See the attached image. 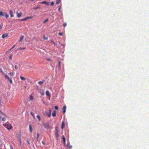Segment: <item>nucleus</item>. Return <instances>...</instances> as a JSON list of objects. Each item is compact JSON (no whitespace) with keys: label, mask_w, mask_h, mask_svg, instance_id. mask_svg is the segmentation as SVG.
Returning <instances> with one entry per match:
<instances>
[{"label":"nucleus","mask_w":149,"mask_h":149,"mask_svg":"<svg viewBox=\"0 0 149 149\" xmlns=\"http://www.w3.org/2000/svg\"><path fill=\"white\" fill-rule=\"evenodd\" d=\"M21 135H19V139H18V141L20 143V144H21L22 143V141L21 139Z\"/></svg>","instance_id":"obj_14"},{"label":"nucleus","mask_w":149,"mask_h":149,"mask_svg":"<svg viewBox=\"0 0 149 149\" xmlns=\"http://www.w3.org/2000/svg\"><path fill=\"white\" fill-rule=\"evenodd\" d=\"M19 135H18L17 136V137L18 138V139H19Z\"/></svg>","instance_id":"obj_54"},{"label":"nucleus","mask_w":149,"mask_h":149,"mask_svg":"<svg viewBox=\"0 0 149 149\" xmlns=\"http://www.w3.org/2000/svg\"><path fill=\"white\" fill-rule=\"evenodd\" d=\"M0 72H1V73L2 75L4 76L5 78L7 79H8L9 77L6 74H5L4 72L1 68H0Z\"/></svg>","instance_id":"obj_1"},{"label":"nucleus","mask_w":149,"mask_h":149,"mask_svg":"<svg viewBox=\"0 0 149 149\" xmlns=\"http://www.w3.org/2000/svg\"><path fill=\"white\" fill-rule=\"evenodd\" d=\"M42 143L43 144H45V143L44 142H43L42 141Z\"/></svg>","instance_id":"obj_55"},{"label":"nucleus","mask_w":149,"mask_h":149,"mask_svg":"<svg viewBox=\"0 0 149 149\" xmlns=\"http://www.w3.org/2000/svg\"><path fill=\"white\" fill-rule=\"evenodd\" d=\"M44 82V81H40L38 82V84L40 85L42 84Z\"/></svg>","instance_id":"obj_18"},{"label":"nucleus","mask_w":149,"mask_h":149,"mask_svg":"<svg viewBox=\"0 0 149 149\" xmlns=\"http://www.w3.org/2000/svg\"><path fill=\"white\" fill-rule=\"evenodd\" d=\"M9 81V83L10 84H12L13 83V81L11 79H10L9 77L8 79H7Z\"/></svg>","instance_id":"obj_21"},{"label":"nucleus","mask_w":149,"mask_h":149,"mask_svg":"<svg viewBox=\"0 0 149 149\" xmlns=\"http://www.w3.org/2000/svg\"><path fill=\"white\" fill-rule=\"evenodd\" d=\"M46 94L47 96L50 97V95L49 91H47L46 92Z\"/></svg>","instance_id":"obj_8"},{"label":"nucleus","mask_w":149,"mask_h":149,"mask_svg":"<svg viewBox=\"0 0 149 149\" xmlns=\"http://www.w3.org/2000/svg\"><path fill=\"white\" fill-rule=\"evenodd\" d=\"M46 59L48 61H50V59L49 58H47Z\"/></svg>","instance_id":"obj_52"},{"label":"nucleus","mask_w":149,"mask_h":149,"mask_svg":"<svg viewBox=\"0 0 149 149\" xmlns=\"http://www.w3.org/2000/svg\"><path fill=\"white\" fill-rule=\"evenodd\" d=\"M66 108V107L65 105L64 106V107L62 109L63 111V113H65V112Z\"/></svg>","instance_id":"obj_9"},{"label":"nucleus","mask_w":149,"mask_h":149,"mask_svg":"<svg viewBox=\"0 0 149 149\" xmlns=\"http://www.w3.org/2000/svg\"><path fill=\"white\" fill-rule=\"evenodd\" d=\"M19 20L21 21H26V18H23V19H20Z\"/></svg>","instance_id":"obj_29"},{"label":"nucleus","mask_w":149,"mask_h":149,"mask_svg":"<svg viewBox=\"0 0 149 149\" xmlns=\"http://www.w3.org/2000/svg\"><path fill=\"white\" fill-rule=\"evenodd\" d=\"M40 8V6H38L37 7L34 8H33V9L35 10H36L38 9H39Z\"/></svg>","instance_id":"obj_20"},{"label":"nucleus","mask_w":149,"mask_h":149,"mask_svg":"<svg viewBox=\"0 0 149 149\" xmlns=\"http://www.w3.org/2000/svg\"><path fill=\"white\" fill-rule=\"evenodd\" d=\"M8 35V33H6L5 34H3L2 35V38H4L5 37H7Z\"/></svg>","instance_id":"obj_5"},{"label":"nucleus","mask_w":149,"mask_h":149,"mask_svg":"<svg viewBox=\"0 0 149 149\" xmlns=\"http://www.w3.org/2000/svg\"><path fill=\"white\" fill-rule=\"evenodd\" d=\"M43 125L44 127L47 129H48L50 128V127L49 123H44Z\"/></svg>","instance_id":"obj_2"},{"label":"nucleus","mask_w":149,"mask_h":149,"mask_svg":"<svg viewBox=\"0 0 149 149\" xmlns=\"http://www.w3.org/2000/svg\"><path fill=\"white\" fill-rule=\"evenodd\" d=\"M30 100H33V97L32 95H31L30 96Z\"/></svg>","instance_id":"obj_27"},{"label":"nucleus","mask_w":149,"mask_h":149,"mask_svg":"<svg viewBox=\"0 0 149 149\" xmlns=\"http://www.w3.org/2000/svg\"><path fill=\"white\" fill-rule=\"evenodd\" d=\"M8 74L10 76H13L14 74V72H10L8 73Z\"/></svg>","instance_id":"obj_16"},{"label":"nucleus","mask_w":149,"mask_h":149,"mask_svg":"<svg viewBox=\"0 0 149 149\" xmlns=\"http://www.w3.org/2000/svg\"><path fill=\"white\" fill-rule=\"evenodd\" d=\"M0 113L3 116H5V114L3 113L1 111H0Z\"/></svg>","instance_id":"obj_33"},{"label":"nucleus","mask_w":149,"mask_h":149,"mask_svg":"<svg viewBox=\"0 0 149 149\" xmlns=\"http://www.w3.org/2000/svg\"><path fill=\"white\" fill-rule=\"evenodd\" d=\"M49 3L47 2L46 1V3H45V4L47 5H49Z\"/></svg>","instance_id":"obj_51"},{"label":"nucleus","mask_w":149,"mask_h":149,"mask_svg":"<svg viewBox=\"0 0 149 149\" xmlns=\"http://www.w3.org/2000/svg\"><path fill=\"white\" fill-rule=\"evenodd\" d=\"M37 139L38 141H39V140L38 139V137L39 136V134L38 133L37 134Z\"/></svg>","instance_id":"obj_35"},{"label":"nucleus","mask_w":149,"mask_h":149,"mask_svg":"<svg viewBox=\"0 0 149 149\" xmlns=\"http://www.w3.org/2000/svg\"><path fill=\"white\" fill-rule=\"evenodd\" d=\"M61 0H57L56 1V4H58L61 3Z\"/></svg>","instance_id":"obj_24"},{"label":"nucleus","mask_w":149,"mask_h":149,"mask_svg":"<svg viewBox=\"0 0 149 149\" xmlns=\"http://www.w3.org/2000/svg\"><path fill=\"white\" fill-rule=\"evenodd\" d=\"M54 108L55 109L57 110L58 109V107L57 106H55Z\"/></svg>","instance_id":"obj_45"},{"label":"nucleus","mask_w":149,"mask_h":149,"mask_svg":"<svg viewBox=\"0 0 149 149\" xmlns=\"http://www.w3.org/2000/svg\"><path fill=\"white\" fill-rule=\"evenodd\" d=\"M48 21V19H46L45 20V21H44L43 22V23H45L47 22Z\"/></svg>","instance_id":"obj_32"},{"label":"nucleus","mask_w":149,"mask_h":149,"mask_svg":"<svg viewBox=\"0 0 149 149\" xmlns=\"http://www.w3.org/2000/svg\"><path fill=\"white\" fill-rule=\"evenodd\" d=\"M15 69L16 70H17L18 69V67H17V66L16 65H15Z\"/></svg>","instance_id":"obj_44"},{"label":"nucleus","mask_w":149,"mask_h":149,"mask_svg":"<svg viewBox=\"0 0 149 149\" xmlns=\"http://www.w3.org/2000/svg\"><path fill=\"white\" fill-rule=\"evenodd\" d=\"M24 36H22L20 37V40H19V42H21L24 38Z\"/></svg>","instance_id":"obj_25"},{"label":"nucleus","mask_w":149,"mask_h":149,"mask_svg":"<svg viewBox=\"0 0 149 149\" xmlns=\"http://www.w3.org/2000/svg\"><path fill=\"white\" fill-rule=\"evenodd\" d=\"M50 42H51L54 45H56L55 43L54 42H53L52 40H51Z\"/></svg>","instance_id":"obj_38"},{"label":"nucleus","mask_w":149,"mask_h":149,"mask_svg":"<svg viewBox=\"0 0 149 149\" xmlns=\"http://www.w3.org/2000/svg\"><path fill=\"white\" fill-rule=\"evenodd\" d=\"M6 127L8 130H10L12 128V127L11 125L7 126Z\"/></svg>","instance_id":"obj_12"},{"label":"nucleus","mask_w":149,"mask_h":149,"mask_svg":"<svg viewBox=\"0 0 149 149\" xmlns=\"http://www.w3.org/2000/svg\"><path fill=\"white\" fill-rule=\"evenodd\" d=\"M58 133L59 132H56V133H55V135H56V138L57 139H58V138L59 136V134H58Z\"/></svg>","instance_id":"obj_13"},{"label":"nucleus","mask_w":149,"mask_h":149,"mask_svg":"<svg viewBox=\"0 0 149 149\" xmlns=\"http://www.w3.org/2000/svg\"><path fill=\"white\" fill-rule=\"evenodd\" d=\"M4 17L6 18H7L8 17L9 15L6 12L4 13Z\"/></svg>","instance_id":"obj_10"},{"label":"nucleus","mask_w":149,"mask_h":149,"mask_svg":"<svg viewBox=\"0 0 149 149\" xmlns=\"http://www.w3.org/2000/svg\"><path fill=\"white\" fill-rule=\"evenodd\" d=\"M1 141H0V145L1 144Z\"/></svg>","instance_id":"obj_57"},{"label":"nucleus","mask_w":149,"mask_h":149,"mask_svg":"<svg viewBox=\"0 0 149 149\" xmlns=\"http://www.w3.org/2000/svg\"><path fill=\"white\" fill-rule=\"evenodd\" d=\"M15 47V45H14L9 50H10L11 49H13Z\"/></svg>","instance_id":"obj_43"},{"label":"nucleus","mask_w":149,"mask_h":149,"mask_svg":"<svg viewBox=\"0 0 149 149\" xmlns=\"http://www.w3.org/2000/svg\"><path fill=\"white\" fill-rule=\"evenodd\" d=\"M54 3L53 2H52L51 3V5L52 6H53L54 5Z\"/></svg>","instance_id":"obj_42"},{"label":"nucleus","mask_w":149,"mask_h":149,"mask_svg":"<svg viewBox=\"0 0 149 149\" xmlns=\"http://www.w3.org/2000/svg\"><path fill=\"white\" fill-rule=\"evenodd\" d=\"M64 126H65L64 123L63 122L62 123V125H61V128L62 129H63L64 128Z\"/></svg>","instance_id":"obj_23"},{"label":"nucleus","mask_w":149,"mask_h":149,"mask_svg":"<svg viewBox=\"0 0 149 149\" xmlns=\"http://www.w3.org/2000/svg\"><path fill=\"white\" fill-rule=\"evenodd\" d=\"M43 39L44 40H47L48 38V37H45V35H43Z\"/></svg>","instance_id":"obj_30"},{"label":"nucleus","mask_w":149,"mask_h":149,"mask_svg":"<svg viewBox=\"0 0 149 149\" xmlns=\"http://www.w3.org/2000/svg\"><path fill=\"white\" fill-rule=\"evenodd\" d=\"M55 130L56 131V132H59L58 131L57 129V127H56L55 128Z\"/></svg>","instance_id":"obj_41"},{"label":"nucleus","mask_w":149,"mask_h":149,"mask_svg":"<svg viewBox=\"0 0 149 149\" xmlns=\"http://www.w3.org/2000/svg\"><path fill=\"white\" fill-rule=\"evenodd\" d=\"M40 4H45V3H46V1H44L40 2Z\"/></svg>","instance_id":"obj_31"},{"label":"nucleus","mask_w":149,"mask_h":149,"mask_svg":"<svg viewBox=\"0 0 149 149\" xmlns=\"http://www.w3.org/2000/svg\"><path fill=\"white\" fill-rule=\"evenodd\" d=\"M58 70H61V61H58Z\"/></svg>","instance_id":"obj_11"},{"label":"nucleus","mask_w":149,"mask_h":149,"mask_svg":"<svg viewBox=\"0 0 149 149\" xmlns=\"http://www.w3.org/2000/svg\"><path fill=\"white\" fill-rule=\"evenodd\" d=\"M16 14L17 17L18 18L21 17L22 15V13L21 12L19 13L17 12H16Z\"/></svg>","instance_id":"obj_4"},{"label":"nucleus","mask_w":149,"mask_h":149,"mask_svg":"<svg viewBox=\"0 0 149 149\" xmlns=\"http://www.w3.org/2000/svg\"><path fill=\"white\" fill-rule=\"evenodd\" d=\"M37 117L38 118V119L39 120V121H40V116L38 115H37Z\"/></svg>","instance_id":"obj_34"},{"label":"nucleus","mask_w":149,"mask_h":149,"mask_svg":"<svg viewBox=\"0 0 149 149\" xmlns=\"http://www.w3.org/2000/svg\"><path fill=\"white\" fill-rule=\"evenodd\" d=\"M1 118V117L0 116V119Z\"/></svg>","instance_id":"obj_58"},{"label":"nucleus","mask_w":149,"mask_h":149,"mask_svg":"<svg viewBox=\"0 0 149 149\" xmlns=\"http://www.w3.org/2000/svg\"><path fill=\"white\" fill-rule=\"evenodd\" d=\"M3 125H4V126H5L6 125H5V124H3Z\"/></svg>","instance_id":"obj_56"},{"label":"nucleus","mask_w":149,"mask_h":149,"mask_svg":"<svg viewBox=\"0 0 149 149\" xmlns=\"http://www.w3.org/2000/svg\"><path fill=\"white\" fill-rule=\"evenodd\" d=\"M31 114L33 116V117L34 118V115L32 112L31 113Z\"/></svg>","instance_id":"obj_39"},{"label":"nucleus","mask_w":149,"mask_h":149,"mask_svg":"<svg viewBox=\"0 0 149 149\" xmlns=\"http://www.w3.org/2000/svg\"><path fill=\"white\" fill-rule=\"evenodd\" d=\"M62 139L63 140V142L64 144V145H65V138L64 136H63L62 138Z\"/></svg>","instance_id":"obj_19"},{"label":"nucleus","mask_w":149,"mask_h":149,"mask_svg":"<svg viewBox=\"0 0 149 149\" xmlns=\"http://www.w3.org/2000/svg\"><path fill=\"white\" fill-rule=\"evenodd\" d=\"M29 130L30 132L31 133L32 132V126L31 125H29Z\"/></svg>","instance_id":"obj_17"},{"label":"nucleus","mask_w":149,"mask_h":149,"mask_svg":"<svg viewBox=\"0 0 149 149\" xmlns=\"http://www.w3.org/2000/svg\"><path fill=\"white\" fill-rule=\"evenodd\" d=\"M63 33H58V35H60V36H62L63 35Z\"/></svg>","instance_id":"obj_40"},{"label":"nucleus","mask_w":149,"mask_h":149,"mask_svg":"<svg viewBox=\"0 0 149 149\" xmlns=\"http://www.w3.org/2000/svg\"><path fill=\"white\" fill-rule=\"evenodd\" d=\"M5 120L6 119L4 118H2L1 119V120L3 121Z\"/></svg>","instance_id":"obj_46"},{"label":"nucleus","mask_w":149,"mask_h":149,"mask_svg":"<svg viewBox=\"0 0 149 149\" xmlns=\"http://www.w3.org/2000/svg\"><path fill=\"white\" fill-rule=\"evenodd\" d=\"M4 16V13L2 11H0V16L1 17L3 16Z\"/></svg>","instance_id":"obj_15"},{"label":"nucleus","mask_w":149,"mask_h":149,"mask_svg":"<svg viewBox=\"0 0 149 149\" xmlns=\"http://www.w3.org/2000/svg\"><path fill=\"white\" fill-rule=\"evenodd\" d=\"M49 113H45V114L47 115L49 117H50L51 116L52 112V110L50 108L49 109Z\"/></svg>","instance_id":"obj_3"},{"label":"nucleus","mask_w":149,"mask_h":149,"mask_svg":"<svg viewBox=\"0 0 149 149\" xmlns=\"http://www.w3.org/2000/svg\"><path fill=\"white\" fill-rule=\"evenodd\" d=\"M56 111L54 110L53 111V112L52 113V115L53 116L55 117L56 116Z\"/></svg>","instance_id":"obj_7"},{"label":"nucleus","mask_w":149,"mask_h":149,"mask_svg":"<svg viewBox=\"0 0 149 149\" xmlns=\"http://www.w3.org/2000/svg\"><path fill=\"white\" fill-rule=\"evenodd\" d=\"M26 20L28 19H30L32 18V17H26Z\"/></svg>","instance_id":"obj_28"},{"label":"nucleus","mask_w":149,"mask_h":149,"mask_svg":"<svg viewBox=\"0 0 149 149\" xmlns=\"http://www.w3.org/2000/svg\"><path fill=\"white\" fill-rule=\"evenodd\" d=\"M26 49L25 47L22 48V47H19L18 48V49Z\"/></svg>","instance_id":"obj_26"},{"label":"nucleus","mask_w":149,"mask_h":149,"mask_svg":"<svg viewBox=\"0 0 149 149\" xmlns=\"http://www.w3.org/2000/svg\"><path fill=\"white\" fill-rule=\"evenodd\" d=\"M63 26L64 27H65L66 25H67V23H66V22H65L64 23H63Z\"/></svg>","instance_id":"obj_37"},{"label":"nucleus","mask_w":149,"mask_h":149,"mask_svg":"<svg viewBox=\"0 0 149 149\" xmlns=\"http://www.w3.org/2000/svg\"><path fill=\"white\" fill-rule=\"evenodd\" d=\"M12 55H11L10 56H9V59L10 60H12Z\"/></svg>","instance_id":"obj_36"},{"label":"nucleus","mask_w":149,"mask_h":149,"mask_svg":"<svg viewBox=\"0 0 149 149\" xmlns=\"http://www.w3.org/2000/svg\"><path fill=\"white\" fill-rule=\"evenodd\" d=\"M27 142L29 144H30V142H29V140L28 139L27 140Z\"/></svg>","instance_id":"obj_49"},{"label":"nucleus","mask_w":149,"mask_h":149,"mask_svg":"<svg viewBox=\"0 0 149 149\" xmlns=\"http://www.w3.org/2000/svg\"><path fill=\"white\" fill-rule=\"evenodd\" d=\"M10 17H13L14 16L13 15V11L11 10H10Z\"/></svg>","instance_id":"obj_6"},{"label":"nucleus","mask_w":149,"mask_h":149,"mask_svg":"<svg viewBox=\"0 0 149 149\" xmlns=\"http://www.w3.org/2000/svg\"><path fill=\"white\" fill-rule=\"evenodd\" d=\"M58 7H59V8L58 9V11H60L61 10V6H59Z\"/></svg>","instance_id":"obj_50"},{"label":"nucleus","mask_w":149,"mask_h":149,"mask_svg":"<svg viewBox=\"0 0 149 149\" xmlns=\"http://www.w3.org/2000/svg\"><path fill=\"white\" fill-rule=\"evenodd\" d=\"M10 149H13V148L12 146L10 145Z\"/></svg>","instance_id":"obj_53"},{"label":"nucleus","mask_w":149,"mask_h":149,"mask_svg":"<svg viewBox=\"0 0 149 149\" xmlns=\"http://www.w3.org/2000/svg\"><path fill=\"white\" fill-rule=\"evenodd\" d=\"M41 95H44V91H43V92L42 93H41Z\"/></svg>","instance_id":"obj_47"},{"label":"nucleus","mask_w":149,"mask_h":149,"mask_svg":"<svg viewBox=\"0 0 149 149\" xmlns=\"http://www.w3.org/2000/svg\"><path fill=\"white\" fill-rule=\"evenodd\" d=\"M3 25L2 24H1L0 25V29H1Z\"/></svg>","instance_id":"obj_48"},{"label":"nucleus","mask_w":149,"mask_h":149,"mask_svg":"<svg viewBox=\"0 0 149 149\" xmlns=\"http://www.w3.org/2000/svg\"><path fill=\"white\" fill-rule=\"evenodd\" d=\"M20 78L22 80H25L26 79L24 77H22V76H20Z\"/></svg>","instance_id":"obj_22"}]
</instances>
